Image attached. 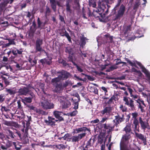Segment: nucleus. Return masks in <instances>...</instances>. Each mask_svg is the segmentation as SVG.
<instances>
[{"label": "nucleus", "instance_id": "1", "mask_svg": "<svg viewBox=\"0 0 150 150\" xmlns=\"http://www.w3.org/2000/svg\"><path fill=\"white\" fill-rule=\"evenodd\" d=\"M40 105L42 108L45 110L53 109L54 104L45 97H42L40 101Z\"/></svg>", "mask_w": 150, "mask_h": 150}, {"label": "nucleus", "instance_id": "2", "mask_svg": "<svg viewBox=\"0 0 150 150\" xmlns=\"http://www.w3.org/2000/svg\"><path fill=\"white\" fill-rule=\"evenodd\" d=\"M132 116V120L133 121L132 126L135 133L136 132H139V119L137 118L138 114L137 112L132 113L131 114Z\"/></svg>", "mask_w": 150, "mask_h": 150}, {"label": "nucleus", "instance_id": "3", "mask_svg": "<svg viewBox=\"0 0 150 150\" xmlns=\"http://www.w3.org/2000/svg\"><path fill=\"white\" fill-rule=\"evenodd\" d=\"M101 12V11H100L99 10L98 8L96 10H93L92 13V16L95 18L98 19L100 21L102 22L106 15L105 13H103Z\"/></svg>", "mask_w": 150, "mask_h": 150}, {"label": "nucleus", "instance_id": "4", "mask_svg": "<svg viewBox=\"0 0 150 150\" xmlns=\"http://www.w3.org/2000/svg\"><path fill=\"white\" fill-rule=\"evenodd\" d=\"M125 10V6L122 4L120 6V8L117 10V12L115 13V20L120 19V18L122 17L124 14Z\"/></svg>", "mask_w": 150, "mask_h": 150}, {"label": "nucleus", "instance_id": "5", "mask_svg": "<svg viewBox=\"0 0 150 150\" xmlns=\"http://www.w3.org/2000/svg\"><path fill=\"white\" fill-rule=\"evenodd\" d=\"M123 100L125 102V105L130 107L131 110H135L134 101L132 99L126 97H124Z\"/></svg>", "mask_w": 150, "mask_h": 150}, {"label": "nucleus", "instance_id": "6", "mask_svg": "<svg viewBox=\"0 0 150 150\" xmlns=\"http://www.w3.org/2000/svg\"><path fill=\"white\" fill-rule=\"evenodd\" d=\"M43 43V40L40 38H38L36 41L35 44V52L45 51L42 49L41 45Z\"/></svg>", "mask_w": 150, "mask_h": 150}, {"label": "nucleus", "instance_id": "7", "mask_svg": "<svg viewBox=\"0 0 150 150\" xmlns=\"http://www.w3.org/2000/svg\"><path fill=\"white\" fill-rule=\"evenodd\" d=\"M115 126V124H114V123H105L103 124L102 126L101 127V128H103L105 132L106 130H107V133L109 134L112 131Z\"/></svg>", "mask_w": 150, "mask_h": 150}, {"label": "nucleus", "instance_id": "8", "mask_svg": "<svg viewBox=\"0 0 150 150\" xmlns=\"http://www.w3.org/2000/svg\"><path fill=\"white\" fill-rule=\"evenodd\" d=\"M131 138V134L125 133L122 136L120 145H127Z\"/></svg>", "mask_w": 150, "mask_h": 150}, {"label": "nucleus", "instance_id": "9", "mask_svg": "<svg viewBox=\"0 0 150 150\" xmlns=\"http://www.w3.org/2000/svg\"><path fill=\"white\" fill-rule=\"evenodd\" d=\"M138 119L139 123L142 129L144 131L146 128H148L149 125L148 121H145L144 119L142 118L141 117H139Z\"/></svg>", "mask_w": 150, "mask_h": 150}, {"label": "nucleus", "instance_id": "10", "mask_svg": "<svg viewBox=\"0 0 150 150\" xmlns=\"http://www.w3.org/2000/svg\"><path fill=\"white\" fill-rule=\"evenodd\" d=\"M8 136L11 139H14L15 138L18 136L21 139V135L20 132L16 129H13V132L11 131L10 129L8 130Z\"/></svg>", "mask_w": 150, "mask_h": 150}, {"label": "nucleus", "instance_id": "11", "mask_svg": "<svg viewBox=\"0 0 150 150\" xmlns=\"http://www.w3.org/2000/svg\"><path fill=\"white\" fill-rule=\"evenodd\" d=\"M57 73L61 74L59 76L61 80H66L71 76V74L69 72L64 70L59 71L57 72Z\"/></svg>", "mask_w": 150, "mask_h": 150}, {"label": "nucleus", "instance_id": "12", "mask_svg": "<svg viewBox=\"0 0 150 150\" xmlns=\"http://www.w3.org/2000/svg\"><path fill=\"white\" fill-rule=\"evenodd\" d=\"M124 115L122 114V117L118 114L115 116V119L113 120L114 124H115V126H117V125L123 122L124 120Z\"/></svg>", "mask_w": 150, "mask_h": 150}, {"label": "nucleus", "instance_id": "13", "mask_svg": "<svg viewBox=\"0 0 150 150\" xmlns=\"http://www.w3.org/2000/svg\"><path fill=\"white\" fill-rule=\"evenodd\" d=\"M30 87V85L27 87H24L23 88H20L18 93L20 95H26L29 92V89Z\"/></svg>", "mask_w": 150, "mask_h": 150}, {"label": "nucleus", "instance_id": "14", "mask_svg": "<svg viewBox=\"0 0 150 150\" xmlns=\"http://www.w3.org/2000/svg\"><path fill=\"white\" fill-rule=\"evenodd\" d=\"M86 133H83L79 134L77 136H73L71 138L72 142H78L80 140L84 137L86 135Z\"/></svg>", "mask_w": 150, "mask_h": 150}, {"label": "nucleus", "instance_id": "15", "mask_svg": "<svg viewBox=\"0 0 150 150\" xmlns=\"http://www.w3.org/2000/svg\"><path fill=\"white\" fill-rule=\"evenodd\" d=\"M30 96L29 97H25L22 99V101L25 105V103H30L32 101V99L35 97L34 94L32 92L30 93Z\"/></svg>", "mask_w": 150, "mask_h": 150}, {"label": "nucleus", "instance_id": "16", "mask_svg": "<svg viewBox=\"0 0 150 150\" xmlns=\"http://www.w3.org/2000/svg\"><path fill=\"white\" fill-rule=\"evenodd\" d=\"M113 37L110 35L109 33H107L106 34L103 36V40L106 42L112 43L114 42L113 41Z\"/></svg>", "mask_w": 150, "mask_h": 150}, {"label": "nucleus", "instance_id": "17", "mask_svg": "<svg viewBox=\"0 0 150 150\" xmlns=\"http://www.w3.org/2000/svg\"><path fill=\"white\" fill-rule=\"evenodd\" d=\"M136 137L139 139L141 140L142 142L144 145L147 144V140L146 137L141 133H139L135 132Z\"/></svg>", "mask_w": 150, "mask_h": 150}, {"label": "nucleus", "instance_id": "18", "mask_svg": "<svg viewBox=\"0 0 150 150\" xmlns=\"http://www.w3.org/2000/svg\"><path fill=\"white\" fill-rule=\"evenodd\" d=\"M137 102L138 103V108L139 109H141V111L143 112H145V110L144 109V107L142 106V105L144 107H146V105L144 103V101L140 99H138L137 100H136Z\"/></svg>", "mask_w": 150, "mask_h": 150}, {"label": "nucleus", "instance_id": "19", "mask_svg": "<svg viewBox=\"0 0 150 150\" xmlns=\"http://www.w3.org/2000/svg\"><path fill=\"white\" fill-rule=\"evenodd\" d=\"M60 35L62 37L65 36L67 38L69 42L71 43H72V41L71 40V38L70 36H69V34L68 32H67L66 30H62L59 33Z\"/></svg>", "mask_w": 150, "mask_h": 150}, {"label": "nucleus", "instance_id": "20", "mask_svg": "<svg viewBox=\"0 0 150 150\" xmlns=\"http://www.w3.org/2000/svg\"><path fill=\"white\" fill-rule=\"evenodd\" d=\"M4 124L7 126L14 127L16 128L19 127V125L16 122L13 121L4 120Z\"/></svg>", "mask_w": 150, "mask_h": 150}, {"label": "nucleus", "instance_id": "21", "mask_svg": "<svg viewBox=\"0 0 150 150\" xmlns=\"http://www.w3.org/2000/svg\"><path fill=\"white\" fill-rule=\"evenodd\" d=\"M60 103L62 109H67L69 108L71 105L70 102L67 100H62Z\"/></svg>", "mask_w": 150, "mask_h": 150}, {"label": "nucleus", "instance_id": "22", "mask_svg": "<svg viewBox=\"0 0 150 150\" xmlns=\"http://www.w3.org/2000/svg\"><path fill=\"white\" fill-rule=\"evenodd\" d=\"M6 91L8 94L11 96H13L18 93L17 90L15 87L8 88H6Z\"/></svg>", "mask_w": 150, "mask_h": 150}, {"label": "nucleus", "instance_id": "23", "mask_svg": "<svg viewBox=\"0 0 150 150\" xmlns=\"http://www.w3.org/2000/svg\"><path fill=\"white\" fill-rule=\"evenodd\" d=\"M62 112L59 111L55 110L53 112V114L57 119H58L60 121L64 120L63 117L60 116Z\"/></svg>", "mask_w": 150, "mask_h": 150}, {"label": "nucleus", "instance_id": "24", "mask_svg": "<svg viewBox=\"0 0 150 150\" xmlns=\"http://www.w3.org/2000/svg\"><path fill=\"white\" fill-rule=\"evenodd\" d=\"M54 86L55 88L54 91L55 92H59L60 91L62 90L63 89V84L62 83H57Z\"/></svg>", "mask_w": 150, "mask_h": 150}, {"label": "nucleus", "instance_id": "25", "mask_svg": "<svg viewBox=\"0 0 150 150\" xmlns=\"http://www.w3.org/2000/svg\"><path fill=\"white\" fill-rule=\"evenodd\" d=\"M112 110V108L110 106L106 107L103 110L100 111L101 113L103 115L105 114L108 115L110 113Z\"/></svg>", "mask_w": 150, "mask_h": 150}, {"label": "nucleus", "instance_id": "26", "mask_svg": "<svg viewBox=\"0 0 150 150\" xmlns=\"http://www.w3.org/2000/svg\"><path fill=\"white\" fill-rule=\"evenodd\" d=\"M47 22L45 21L44 23L42 22L39 18H38L37 19V23L38 25V28H40V29H45V25Z\"/></svg>", "mask_w": 150, "mask_h": 150}, {"label": "nucleus", "instance_id": "27", "mask_svg": "<svg viewBox=\"0 0 150 150\" xmlns=\"http://www.w3.org/2000/svg\"><path fill=\"white\" fill-rule=\"evenodd\" d=\"M86 131L88 132L89 133H91V130L89 129L88 128L86 127H83L78 129H76L75 130V131L76 132V133H78L81 132H84L85 133Z\"/></svg>", "mask_w": 150, "mask_h": 150}, {"label": "nucleus", "instance_id": "28", "mask_svg": "<svg viewBox=\"0 0 150 150\" xmlns=\"http://www.w3.org/2000/svg\"><path fill=\"white\" fill-rule=\"evenodd\" d=\"M141 69L142 71L146 75L148 80L150 82V73L143 66L141 67Z\"/></svg>", "mask_w": 150, "mask_h": 150}, {"label": "nucleus", "instance_id": "29", "mask_svg": "<svg viewBox=\"0 0 150 150\" xmlns=\"http://www.w3.org/2000/svg\"><path fill=\"white\" fill-rule=\"evenodd\" d=\"M88 40L86 37L84 36L81 37L80 38L81 43L80 45L81 47L83 48L86 43V40Z\"/></svg>", "mask_w": 150, "mask_h": 150}, {"label": "nucleus", "instance_id": "30", "mask_svg": "<svg viewBox=\"0 0 150 150\" xmlns=\"http://www.w3.org/2000/svg\"><path fill=\"white\" fill-rule=\"evenodd\" d=\"M95 139L93 138L92 139L91 138H90L87 142L86 145L85 146V148L88 149L90 147H91L93 144L94 143Z\"/></svg>", "mask_w": 150, "mask_h": 150}, {"label": "nucleus", "instance_id": "31", "mask_svg": "<svg viewBox=\"0 0 150 150\" xmlns=\"http://www.w3.org/2000/svg\"><path fill=\"white\" fill-rule=\"evenodd\" d=\"M35 112L38 115H45L47 114V113L43 110L37 108Z\"/></svg>", "mask_w": 150, "mask_h": 150}, {"label": "nucleus", "instance_id": "32", "mask_svg": "<svg viewBox=\"0 0 150 150\" xmlns=\"http://www.w3.org/2000/svg\"><path fill=\"white\" fill-rule=\"evenodd\" d=\"M51 7L54 12L56 10V0H49Z\"/></svg>", "mask_w": 150, "mask_h": 150}, {"label": "nucleus", "instance_id": "33", "mask_svg": "<svg viewBox=\"0 0 150 150\" xmlns=\"http://www.w3.org/2000/svg\"><path fill=\"white\" fill-rule=\"evenodd\" d=\"M131 131L132 129L131 126L129 125H126L123 129V131H125V134H131L132 133Z\"/></svg>", "mask_w": 150, "mask_h": 150}, {"label": "nucleus", "instance_id": "34", "mask_svg": "<svg viewBox=\"0 0 150 150\" xmlns=\"http://www.w3.org/2000/svg\"><path fill=\"white\" fill-rule=\"evenodd\" d=\"M36 29V24L35 21H33L32 25L30 28V31L31 33L33 34L35 32Z\"/></svg>", "mask_w": 150, "mask_h": 150}, {"label": "nucleus", "instance_id": "35", "mask_svg": "<svg viewBox=\"0 0 150 150\" xmlns=\"http://www.w3.org/2000/svg\"><path fill=\"white\" fill-rule=\"evenodd\" d=\"M61 80L58 75L57 77L52 79L51 82L52 84L53 85H54L57 83H58Z\"/></svg>", "mask_w": 150, "mask_h": 150}, {"label": "nucleus", "instance_id": "36", "mask_svg": "<svg viewBox=\"0 0 150 150\" xmlns=\"http://www.w3.org/2000/svg\"><path fill=\"white\" fill-rule=\"evenodd\" d=\"M89 89L90 92L93 93L95 94H98V90L96 87L94 86H89Z\"/></svg>", "mask_w": 150, "mask_h": 150}, {"label": "nucleus", "instance_id": "37", "mask_svg": "<svg viewBox=\"0 0 150 150\" xmlns=\"http://www.w3.org/2000/svg\"><path fill=\"white\" fill-rule=\"evenodd\" d=\"M69 0H67L66 3V10L67 12L69 13H71L72 12L71 9V6L69 4Z\"/></svg>", "mask_w": 150, "mask_h": 150}, {"label": "nucleus", "instance_id": "38", "mask_svg": "<svg viewBox=\"0 0 150 150\" xmlns=\"http://www.w3.org/2000/svg\"><path fill=\"white\" fill-rule=\"evenodd\" d=\"M143 36L144 35L142 32L139 30L137 31L134 35L135 38H140Z\"/></svg>", "mask_w": 150, "mask_h": 150}, {"label": "nucleus", "instance_id": "39", "mask_svg": "<svg viewBox=\"0 0 150 150\" xmlns=\"http://www.w3.org/2000/svg\"><path fill=\"white\" fill-rule=\"evenodd\" d=\"M1 110L2 112V113L4 112V111L6 112H9L10 114H11L12 117L13 116V114L10 112L11 110L5 106H1Z\"/></svg>", "mask_w": 150, "mask_h": 150}, {"label": "nucleus", "instance_id": "40", "mask_svg": "<svg viewBox=\"0 0 150 150\" xmlns=\"http://www.w3.org/2000/svg\"><path fill=\"white\" fill-rule=\"evenodd\" d=\"M58 121V120H55V121H52L50 120H46L45 122L48 125L53 127L55 125V122H57Z\"/></svg>", "mask_w": 150, "mask_h": 150}, {"label": "nucleus", "instance_id": "41", "mask_svg": "<svg viewBox=\"0 0 150 150\" xmlns=\"http://www.w3.org/2000/svg\"><path fill=\"white\" fill-rule=\"evenodd\" d=\"M65 52L68 53L69 54L73 55L72 48L70 46H68L65 47Z\"/></svg>", "mask_w": 150, "mask_h": 150}, {"label": "nucleus", "instance_id": "42", "mask_svg": "<svg viewBox=\"0 0 150 150\" xmlns=\"http://www.w3.org/2000/svg\"><path fill=\"white\" fill-rule=\"evenodd\" d=\"M26 107L28 108V109L30 111H33L35 112L37 108V107L30 104L27 105Z\"/></svg>", "mask_w": 150, "mask_h": 150}, {"label": "nucleus", "instance_id": "43", "mask_svg": "<svg viewBox=\"0 0 150 150\" xmlns=\"http://www.w3.org/2000/svg\"><path fill=\"white\" fill-rule=\"evenodd\" d=\"M14 0H4L2 3V5L4 6H6L8 4H12Z\"/></svg>", "mask_w": 150, "mask_h": 150}, {"label": "nucleus", "instance_id": "44", "mask_svg": "<svg viewBox=\"0 0 150 150\" xmlns=\"http://www.w3.org/2000/svg\"><path fill=\"white\" fill-rule=\"evenodd\" d=\"M118 68V67L115 65H113L111 66L108 69L106 70V71L107 72H110L114 70L117 69Z\"/></svg>", "mask_w": 150, "mask_h": 150}, {"label": "nucleus", "instance_id": "45", "mask_svg": "<svg viewBox=\"0 0 150 150\" xmlns=\"http://www.w3.org/2000/svg\"><path fill=\"white\" fill-rule=\"evenodd\" d=\"M105 137L104 133L101 136H99L98 137V143L101 144L103 142V138Z\"/></svg>", "mask_w": 150, "mask_h": 150}, {"label": "nucleus", "instance_id": "46", "mask_svg": "<svg viewBox=\"0 0 150 150\" xmlns=\"http://www.w3.org/2000/svg\"><path fill=\"white\" fill-rule=\"evenodd\" d=\"M125 59L130 66L132 67H137V65L136 63L134 62H132L129 59L127 58H125Z\"/></svg>", "mask_w": 150, "mask_h": 150}, {"label": "nucleus", "instance_id": "47", "mask_svg": "<svg viewBox=\"0 0 150 150\" xmlns=\"http://www.w3.org/2000/svg\"><path fill=\"white\" fill-rule=\"evenodd\" d=\"M121 3L117 2V4L115 6L114 8L112 10V12L113 14H115L116 13V11L118 9Z\"/></svg>", "mask_w": 150, "mask_h": 150}, {"label": "nucleus", "instance_id": "48", "mask_svg": "<svg viewBox=\"0 0 150 150\" xmlns=\"http://www.w3.org/2000/svg\"><path fill=\"white\" fill-rule=\"evenodd\" d=\"M99 10L102 11V12L103 13H105L104 11L107 9L106 7V5L104 4H102L101 5L100 7L98 8Z\"/></svg>", "mask_w": 150, "mask_h": 150}, {"label": "nucleus", "instance_id": "49", "mask_svg": "<svg viewBox=\"0 0 150 150\" xmlns=\"http://www.w3.org/2000/svg\"><path fill=\"white\" fill-rule=\"evenodd\" d=\"M13 145L16 150H20L21 148V146L18 143L13 142Z\"/></svg>", "mask_w": 150, "mask_h": 150}, {"label": "nucleus", "instance_id": "50", "mask_svg": "<svg viewBox=\"0 0 150 150\" xmlns=\"http://www.w3.org/2000/svg\"><path fill=\"white\" fill-rule=\"evenodd\" d=\"M46 11L45 12V16L47 17V16H49L50 13L51 12V11L50 8L48 6H46Z\"/></svg>", "mask_w": 150, "mask_h": 150}, {"label": "nucleus", "instance_id": "51", "mask_svg": "<svg viewBox=\"0 0 150 150\" xmlns=\"http://www.w3.org/2000/svg\"><path fill=\"white\" fill-rule=\"evenodd\" d=\"M120 150H130V148L127 145H120Z\"/></svg>", "mask_w": 150, "mask_h": 150}, {"label": "nucleus", "instance_id": "52", "mask_svg": "<svg viewBox=\"0 0 150 150\" xmlns=\"http://www.w3.org/2000/svg\"><path fill=\"white\" fill-rule=\"evenodd\" d=\"M89 4L90 6H92L93 7H96V4L95 1L92 0H88Z\"/></svg>", "mask_w": 150, "mask_h": 150}, {"label": "nucleus", "instance_id": "53", "mask_svg": "<svg viewBox=\"0 0 150 150\" xmlns=\"http://www.w3.org/2000/svg\"><path fill=\"white\" fill-rule=\"evenodd\" d=\"M13 142L9 140H8L7 142L6 146L7 149L11 146L13 145Z\"/></svg>", "mask_w": 150, "mask_h": 150}, {"label": "nucleus", "instance_id": "54", "mask_svg": "<svg viewBox=\"0 0 150 150\" xmlns=\"http://www.w3.org/2000/svg\"><path fill=\"white\" fill-rule=\"evenodd\" d=\"M140 5V3L138 1H137L135 2V4L133 8L134 10H137L138 8L139 5Z\"/></svg>", "mask_w": 150, "mask_h": 150}, {"label": "nucleus", "instance_id": "55", "mask_svg": "<svg viewBox=\"0 0 150 150\" xmlns=\"http://www.w3.org/2000/svg\"><path fill=\"white\" fill-rule=\"evenodd\" d=\"M71 136V134L69 133H67L65 135L59 138L60 139H63L64 140H66L67 139H69V137Z\"/></svg>", "mask_w": 150, "mask_h": 150}, {"label": "nucleus", "instance_id": "56", "mask_svg": "<svg viewBox=\"0 0 150 150\" xmlns=\"http://www.w3.org/2000/svg\"><path fill=\"white\" fill-rule=\"evenodd\" d=\"M71 81L69 80H67L66 81L63 85V88H64L67 87L69 84H71Z\"/></svg>", "mask_w": 150, "mask_h": 150}, {"label": "nucleus", "instance_id": "57", "mask_svg": "<svg viewBox=\"0 0 150 150\" xmlns=\"http://www.w3.org/2000/svg\"><path fill=\"white\" fill-rule=\"evenodd\" d=\"M39 85L40 86V89L38 88V91H43L44 89V84L42 83H40Z\"/></svg>", "mask_w": 150, "mask_h": 150}, {"label": "nucleus", "instance_id": "58", "mask_svg": "<svg viewBox=\"0 0 150 150\" xmlns=\"http://www.w3.org/2000/svg\"><path fill=\"white\" fill-rule=\"evenodd\" d=\"M68 59L69 61L72 62L73 65L74 64V63H76L74 61L73 57L72 55H71V54H69V55L68 57Z\"/></svg>", "mask_w": 150, "mask_h": 150}, {"label": "nucleus", "instance_id": "59", "mask_svg": "<svg viewBox=\"0 0 150 150\" xmlns=\"http://www.w3.org/2000/svg\"><path fill=\"white\" fill-rule=\"evenodd\" d=\"M10 114H10L9 112H6V113H4V112L2 113V115L7 119H11L10 117Z\"/></svg>", "mask_w": 150, "mask_h": 150}, {"label": "nucleus", "instance_id": "60", "mask_svg": "<svg viewBox=\"0 0 150 150\" xmlns=\"http://www.w3.org/2000/svg\"><path fill=\"white\" fill-rule=\"evenodd\" d=\"M120 108L123 112H126L127 110V108L125 106H124L123 105H121L120 107Z\"/></svg>", "mask_w": 150, "mask_h": 150}, {"label": "nucleus", "instance_id": "61", "mask_svg": "<svg viewBox=\"0 0 150 150\" xmlns=\"http://www.w3.org/2000/svg\"><path fill=\"white\" fill-rule=\"evenodd\" d=\"M78 111L76 110H75L73 112H70L69 113V115L71 116H74L76 115L78 113Z\"/></svg>", "mask_w": 150, "mask_h": 150}, {"label": "nucleus", "instance_id": "62", "mask_svg": "<svg viewBox=\"0 0 150 150\" xmlns=\"http://www.w3.org/2000/svg\"><path fill=\"white\" fill-rule=\"evenodd\" d=\"M5 100V96L2 94H0V104L3 103Z\"/></svg>", "mask_w": 150, "mask_h": 150}, {"label": "nucleus", "instance_id": "63", "mask_svg": "<svg viewBox=\"0 0 150 150\" xmlns=\"http://www.w3.org/2000/svg\"><path fill=\"white\" fill-rule=\"evenodd\" d=\"M6 40L8 41L11 45H16V43L14 41V39H6Z\"/></svg>", "mask_w": 150, "mask_h": 150}, {"label": "nucleus", "instance_id": "64", "mask_svg": "<svg viewBox=\"0 0 150 150\" xmlns=\"http://www.w3.org/2000/svg\"><path fill=\"white\" fill-rule=\"evenodd\" d=\"M82 13L83 18L84 19H87V18L86 16V12L83 7L82 8Z\"/></svg>", "mask_w": 150, "mask_h": 150}]
</instances>
